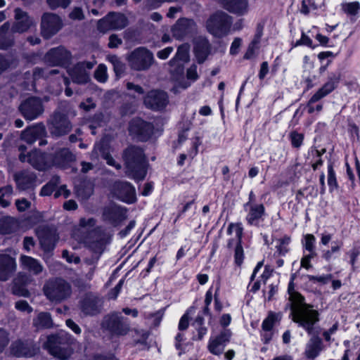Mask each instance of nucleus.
I'll return each mask as SVG.
<instances>
[{
  "mask_svg": "<svg viewBox=\"0 0 360 360\" xmlns=\"http://www.w3.org/2000/svg\"><path fill=\"white\" fill-rule=\"evenodd\" d=\"M294 278L295 275H292L288 288L290 301V315L295 323L304 328L308 334H311L314 330V324L319 321V314L318 311L313 309L312 305L306 304L304 297L295 290Z\"/></svg>",
  "mask_w": 360,
  "mask_h": 360,
  "instance_id": "nucleus-1",
  "label": "nucleus"
},
{
  "mask_svg": "<svg viewBox=\"0 0 360 360\" xmlns=\"http://www.w3.org/2000/svg\"><path fill=\"white\" fill-rule=\"evenodd\" d=\"M126 173L138 181L143 180L146 175V160L141 148L131 146L126 148L122 155Z\"/></svg>",
  "mask_w": 360,
  "mask_h": 360,
  "instance_id": "nucleus-2",
  "label": "nucleus"
},
{
  "mask_svg": "<svg viewBox=\"0 0 360 360\" xmlns=\"http://www.w3.org/2000/svg\"><path fill=\"white\" fill-rule=\"evenodd\" d=\"M42 290L47 300L54 304L63 302L72 295L70 283L61 278L49 279L45 282Z\"/></svg>",
  "mask_w": 360,
  "mask_h": 360,
  "instance_id": "nucleus-3",
  "label": "nucleus"
},
{
  "mask_svg": "<svg viewBox=\"0 0 360 360\" xmlns=\"http://www.w3.org/2000/svg\"><path fill=\"white\" fill-rule=\"evenodd\" d=\"M101 326L115 336L126 335L130 330L128 319L122 316L120 312H112L105 315L103 318Z\"/></svg>",
  "mask_w": 360,
  "mask_h": 360,
  "instance_id": "nucleus-4",
  "label": "nucleus"
},
{
  "mask_svg": "<svg viewBox=\"0 0 360 360\" xmlns=\"http://www.w3.org/2000/svg\"><path fill=\"white\" fill-rule=\"evenodd\" d=\"M231 24V16L224 12H217L207 20L205 26L209 33L221 38L229 33Z\"/></svg>",
  "mask_w": 360,
  "mask_h": 360,
  "instance_id": "nucleus-5",
  "label": "nucleus"
},
{
  "mask_svg": "<svg viewBox=\"0 0 360 360\" xmlns=\"http://www.w3.org/2000/svg\"><path fill=\"white\" fill-rule=\"evenodd\" d=\"M129 67L136 71H146L154 63L152 52L144 47H139L132 51L127 58Z\"/></svg>",
  "mask_w": 360,
  "mask_h": 360,
  "instance_id": "nucleus-6",
  "label": "nucleus"
},
{
  "mask_svg": "<svg viewBox=\"0 0 360 360\" xmlns=\"http://www.w3.org/2000/svg\"><path fill=\"white\" fill-rule=\"evenodd\" d=\"M47 125L50 134L56 137L68 134L72 127L68 116L59 110H55L50 116Z\"/></svg>",
  "mask_w": 360,
  "mask_h": 360,
  "instance_id": "nucleus-7",
  "label": "nucleus"
},
{
  "mask_svg": "<svg viewBox=\"0 0 360 360\" xmlns=\"http://www.w3.org/2000/svg\"><path fill=\"white\" fill-rule=\"evenodd\" d=\"M84 240L86 246L94 254L101 255L109 243V236L101 227H96L88 233Z\"/></svg>",
  "mask_w": 360,
  "mask_h": 360,
  "instance_id": "nucleus-8",
  "label": "nucleus"
},
{
  "mask_svg": "<svg viewBox=\"0 0 360 360\" xmlns=\"http://www.w3.org/2000/svg\"><path fill=\"white\" fill-rule=\"evenodd\" d=\"M18 110L26 120L32 121L44 113V108L39 98L32 96L22 101L18 106Z\"/></svg>",
  "mask_w": 360,
  "mask_h": 360,
  "instance_id": "nucleus-9",
  "label": "nucleus"
},
{
  "mask_svg": "<svg viewBox=\"0 0 360 360\" xmlns=\"http://www.w3.org/2000/svg\"><path fill=\"white\" fill-rule=\"evenodd\" d=\"M19 160L22 162H27L34 169L39 171H44L53 166L51 154L43 153L35 149L27 154L19 155Z\"/></svg>",
  "mask_w": 360,
  "mask_h": 360,
  "instance_id": "nucleus-10",
  "label": "nucleus"
},
{
  "mask_svg": "<svg viewBox=\"0 0 360 360\" xmlns=\"http://www.w3.org/2000/svg\"><path fill=\"white\" fill-rule=\"evenodd\" d=\"M128 25L127 18L122 13L110 12L98 22V30L101 32L109 30H119L126 27Z\"/></svg>",
  "mask_w": 360,
  "mask_h": 360,
  "instance_id": "nucleus-11",
  "label": "nucleus"
},
{
  "mask_svg": "<svg viewBox=\"0 0 360 360\" xmlns=\"http://www.w3.org/2000/svg\"><path fill=\"white\" fill-rule=\"evenodd\" d=\"M340 77L341 75L340 72H333L329 75L328 81L309 100L307 107L309 114L314 112L313 103L324 98L338 87Z\"/></svg>",
  "mask_w": 360,
  "mask_h": 360,
  "instance_id": "nucleus-12",
  "label": "nucleus"
},
{
  "mask_svg": "<svg viewBox=\"0 0 360 360\" xmlns=\"http://www.w3.org/2000/svg\"><path fill=\"white\" fill-rule=\"evenodd\" d=\"M46 136V127L41 122L27 127L20 134V139L27 143L33 144L39 140V144L41 146L47 144V141L44 139Z\"/></svg>",
  "mask_w": 360,
  "mask_h": 360,
  "instance_id": "nucleus-13",
  "label": "nucleus"
},
{
  "mask_svg": "<svg viewBox=\"0 0 360 360\" xmlns=\"http://www.w3.org/2000/svg\"><path fill=\"white\" fill-rule=\"evenodd\" d=\"M154 127L141 118L136 117L131 120L129 124V131L132 136L141 141L148 140L153 134Z\"/></svg>",
  "mask_w": 360,
  "mask_h": 360,
  "instance_id": "nucleus-14",
  "label": "nucleus"
},
{
  "mask_svg": "<svg viewBox=\"0 0 360 360\" xmlns=\"http://www.w3.org/2000/svg\"><path fill=\"white\" fill-rule=\"evenodd\" d=\"M62 26V20L55 13H46L41 17V34L46 39L56 34Z\"/></svg>",
  "mask_w": 360,
  "mask_h": 360,
  "instance_id": "nucleus-15",
  "label": "nucleus"
},
{
  "mask_svg": "<svg viewBox=\"0 0 360 360\" xmlns=\"http://www.w3.org/2000/svg\"><path fill=\"white\" fill-rule=\"evenodd\" d=\"M61 337L52 335L48 337L46 346L50 354L59 360H67L72 354V349L69 347H61Z\"/></svg>",
  "mask_w": 360,
  "mask_h": 360,
  "instance_id": "nucleus-16",
  "label": "nucleus"
},
{
  "mask_svg": "<svg viewBox=\"0 0 360 360\" xmlns=\"http://www.w3.org/2000/svg\"><path fill=\"white\" fill-rule=\"evenodd\" d=\"M94 64L90 61L77 63L69 70L72 82L79 84H86L90 79L89 71L94 68Z\"/></svg>",
  "mask_w": 360,
  "mask_h": 360,
  "instance_id": "nucleus-17",
  "label": "nucleus"
},
{
  "mask_svg": "<svg viewBox=\"0 0 360 360\" xmlns=\"http://www.w3.org/2000/svg\"><path fill=\"white\" fill-rule=\"evenodd\" d=\"M197 25L193 20L190 18H180L172 28V36L177 39L191 36L196 32Z\"/></svg>",
  "mask_w": 360,
  "mask_h": 360,
  "instance_id": "nucleus-18",
  "label": "nucleus"
},
{
  "mask_svg": "<svg viewBox=\"0 0 360 360\" xmlns=\"http://www.w3.org/2000/svg\"><path fill=\"white\" fill-rule=\"evenodd\" d=\"M112 193L117 199L127 203H133L136 200L134 187L126 181H116Z\"/></svg>",
  "mask_w": 360,
  "mask_h": 360,
  "instance_id": "nucleus-19",
  "label": "nucleus"
},
{
  "mask_svg": "<svg viewBox=\"0 0 360 360\" xmlns=\"http://www.w3.org/2000/svg\"><path fill=\"white\" fill-rule=\"evenodd\" d=\"M145 105L153 110H161L169 103V98L166 92L159 90L149 91L144 98Z\"/></svg>",
  "mask_w": 360,
  "mask_h": 360,
  "instance_id": "nucleus-20",
  "label": "nucleus"
},
{
  "mask_svg": "<svg viewBox=\"0 0 360 360\" xmlns=\"http://www.w3.org/2000/svg\"><path fill=\"white\" fill-rule=\"evenodd\" d=\"M231 337V330L224 329L218 335L211 338L207 345L209 352L217 356L222 354L226 345L230 341Z\"/></svg>",
  "mask_w": 360,
  "mask_h": 360,
  "instance_id": "nucleus-21",
  "label": "nucleus"
},
{
  "mask_svg": "<svg viewBox=\"0 0 360 360\" xmlns=\"http://www.w3.org/2000/svg\"><path fill=\"white\" fill-rule=\"evenodd\" d=\"M15 22L12 26V32L22 33L27 32L31 27L35 25L34 20L21 8L15 9Z\"/></svg>",
  "mask_w": 360,
  "mask_h": 360,
  "instance_id": "nucleus-22",
  "label": "nucleus"
},
{
  "mask_svg": "<svg viewBox=\"0 0 360 360\" xmlns=\"http://www.w3.org/2000/svg\"><path fill=\"white\" fill-rule=\"evenodd\" d=\"M103 302L98 297L87 295L80 302V309L86 316H95L101 312Z\"/></svg>",
  "mask_w": 360,
  "mask_h": 360,
  "instance_id": "nucleus-23",
  "label": "nucleus"
},
{
  "mask_svg": "<svg viewBox=\"0 0 360 360\" xmlns=\"http://www.w3.org/2000/svg\"><path fill=\"white\" fill-rule=\"evenodd\" d=\"M46 61L52 65H65L69 63L71 58L70 53L63 47L51 49L46 54Z\"/></svg>",
  "mask_w": 360,
  "mask_h": 360,
  "instance_id": "nucleus-24",
  "label": "nucleus"
},
{
  "mask_svg": "<svg viewBox=\"0 0 360 360\" xmlns=\"http://www.w3.org/2000/svg\"><path fill=\"white\" fill-rule=\"evenodd\" d=\"M310 335L311 338L306 345L304 355L308 359H314L319 356L323 347L322 340L319 337V332L315 330L314 326L313 333Z\"/></svg>",
  "mask_w": 360,
  "mask_h": 360,
  "instance_id": "nucleus-25",
  "label": "nucleus"
},
{
  "mask_svg": "<svg viewBox=\"0 0 360 360\" xmlns=\"http://www.w3.org/2000/svg\"><path fill=\"white\" fill-rule=\"evenodd\" d=\"M15 269L16 264L14 258L8 255H0V281L8 280Z\"/></svg>",
  "mask_w": 360,
  "mask_h": 360,
  "instance_id": "nucleus-26",
  "label": "nucleus"
},
{
  "mask_svg": "<svg viewBox=\"0 0 360 360\" xmlns=\"http://www.w3.org/2000/svg\"><path fill=\"white\" fill-rule=\"evenodd\" d=\"M211 45L203 37H198L194 39V53L199 63H202L210 53Z\"/></svg>",
  "mask_w": 360,
  "mask_h": 360,
  "instance_id": "nucleus-27",
  "label": "nucleus"
},
{
  "mask_svg": "<svg viewBox=\"0 0 360 360\" xmlns=\"http://www.w3.org/2000/svg\"><path fill=\"white\" fill-rule=\"evenodd\" d=\"M51 160L53 166L65 168L75 160V155L68 148H63L56 150L53 155H51Z\"/></svg>",
  "mask_w": 360,
  "mask_h": 360,
  "instance_id": "nucleus-28",
  "label": "nucleus"
},
{
  "mask_svg": "<svg viewBox=\"0 0 360 360\" xmlns=\"http://www.w3.org/2000/svg\"><path fill=\"white\" fill-rule=\"evenodd\" d=\"M220 4L226 10L238 15H243L248 11V2L245 0H219Z\"/></svg>",
  "mask_w": 360,
  "mask_h": 360,
  "instance_id": "nucleus-29",
  "label": "nucleus"
},
{
  "mask_svg": "<svg viewBox=\"0 0 360 360\" xmlns=\"http://www.w3.org/2000/svg\"><path fill=\"white\" fill-rule=\"evenodd\" d=\"M37 234L42 249L45 252H51L55 247L56 241V234L48 229L40 230L37 232Z\"/></svg>",
  "mask_w": 360,
  "mask_h": 360,
  "instance_id": "nucleus-30",
  "label": "nucleus"
},
{
  "mask_svg": "<svg viewBox=\"0 0 360 360\" xmlns=\"http://www.w3.org/2000/svg\"><path fill=\"white\" fill-rule=\"evenodd\" d=\"M75 193L82 200L89 198L94 192V185L89 180H80L75 184Z\"/></svg>",
  "mask_w": 360,
  "mask_h": 360,
  "instance_id": "nucleus-31",
  "label": "nucleus"
},
{
  "mask_svg": "<svg viewBox=\"0 0 360 360\" xmlns=\"http://www.w3.org/2000/svg\"><path fill=\"white\" fill-rule=\"evenodd\" d=\"M20 261L23 268L34 275H38L44 270L42 264L33 257L22 255L20 257Z\"/></svg>",
  "mask_w": 360,
  "mask_h": 360,
  "instance_id": "nucleus-32",
  "label": "nucleus"
},
{
  "mask_svg": "<svg viewBox=\"0 0 360 360\" xmlns=\"http://www.w3.org/2000/svg\"><path fill=\"white\" fill-rule=\"evenodd\" d=\"M18 227V221L12 217L6 216L0 219V234H10L16 231Z\"/></svg>",
  "mask_w": 360,
  "mask_h": 360,
  "instance_id": "nucleus-33",
  "label": "nucleus"
},
{
  "mask_svg": "<svg viewBox=\"0 0 360 360\" xmlns=\"http://www.w3.org/2000/svg\"><path fill=\"white\" fill-rule=\"evenodd\" d=\"M9 24L6 22L0 28V49H6L13 44V32L9 31Z\"/></svg>",
  "mask_w": 360,
  "mask_h": 360,
  "instance_id": "nucleus-34",
  "label": "nucleus"
},
{
  "mask_svg": "<svg viewBox=\"0 0 360 360\" xmlns=\"http://www.w3.org/2000/svg\"><path fill=\"white\" fill-rule=\"evenodd\" d=\"M33 326L37 330L50 328L53 326V320L49 312H40L33 319Z\"/></svg>",
  "mask_w": 360,
  "mask_h": 360,
  "instance_id": "nucleus-35",
  "label": "nucleus"
},
{
  "mask_svg": "<svg viewBox=\"0 0 360 360\" xmlns=\"http://www.w3.org/2000/svg\"><path fill=\"white\" fill-rule=\"evenodd\" d=\"M11 351L13 355L18 357H30L34 354L27 345L20 340L12 343Z\"/></svg>",
  "mask_w": 360,
  "mask_h": 360,
  "instance_id": "nucleus-36",
  "label": "nucleus"
},
{
  "mask_svg": "<svg viewBox=\"0 0 360 360\" xmlns=\"http://www.w3.org/2000/svg\"><path fill=\"white\" fill-rule=\"evenodd\" d=\"M250 211L246 219L250 224H255L264 214V207L262 204L250 205Z\"/></svg>",
  "mask_w": 360,
  "mask_h": 360,
  "instance_id": "nucleus-37",
  "label": "nucleus"
},
{
  "mask_svg": "<svg viewBox=\"0 0 360 360\" xmlns=\"http://www.w3.org/2000/svg\"><path fill=\"white\" fill-rule=\"evenodd\" d=\"M240 230V244H241L242 236H243V227L240 224H231L227 229V232L229 234H231L232 232H235V236L231 238L227 244L229 248H231L233 247H237L236 239H238L237 231Z\"/></svg>",
  "mask_w": 360,
  "mask_h": 360,
  "instance_id": "nucleus-38",
  "label": "nucleus"
},
{
  "mask_svg": "<svg viewBox=\"0 0 360 360\" xmlns=\"http://www.w3.org/2000/svg\"><path fill=\"white\" fill-rule=\"evenodd\" d=\"M59 73L58 69L35 68L33 70V77L34 79H39L41 77L47 79Z\"/></svg>",
  "mask_w": 360,
  "mask_h": 360,
  "instance_id": "nucleus-39",
  "label": "nucleus"
},
{
  "mask_svg": "<svg viewBox=\"0 0 360 360\" xmlns=\"http://www.w3.org/2000/svg\"><path fill=\"white\" fill-rule=\"evenodd\" d=\"M188 60V52L186 47L181 46L178 48L175 56L169 60V65L174 66L178 60L186 63Z\"/></svg>",
  "mask_w": 360,
  "mask_h": 360,
  "instance_id": "nucleus-40",
  "label": "nucleus"
},
{
  "mask_svg": "<svg viewBox=\"0 0 360 360\" xmlns=\"http://www.w3.org/2000/svg\"><path fill=\"white\" fill-rule=\"evenodd\" d=\"M281 318V315L280 314H275L274 312H270L268 316L264 319L262 323V328L265 331H270L275 322L276 321L280 320Z\"/></svg>",
  "mask_w": 360,
  "mask_h": 360,
  "instance_id": "nucleus-41",
  "label": "nucleus"
},
{
  "mask_svg": "<svg viewBox=\"0 0 360 360\" xmlns=\"http://www.w3.org/2000/svg\"><path fill=\"white\" fill-rule=\"evenodd\" d=\"M108 60L113 65L114 71L117 75H120L124 72L125 65L117 56H110L108 57Z\"/></svg>",
  "mask_w": 360,
  "mask_h": 360,
  "instance_id": "nucleus-42",
  "label": "nucleus"
},
{
  "mask_svg": "<svg viewBox=\"0 0 360 360\" xmlns=\"http://www.w3.org/2000/svg\"><path fill=\"white\" fill-rule=\"evenodd\" d=\"M240 230L238 229V239H236L237 247L235 248L234 258L236 264L238 266H240L243 261V249L241 244H240Z\"/></svg>",
  "mask_w": 360,
  "mask_h": 360,
  "instance_id": "nucleus-43",
  "label": "nucleus"
},
{
  "mask_svg": "<svg viewBox=\"0 0 360 360\" xmlns=\"http://www.w3.org/2000/svg\"><path fill=\"white\" fill-rule=\"evenodd\" d=\"M27 279V278L25 276H21L18 279H15L14 285L12 288L13 292L17 295L22 296V297H29L30 292L29 291L25 289V288L18 285V282L20 279L23 280V278Z\"/></svg>",
  "mask_w": 360,
  "mask_h": 360,
  "instance_id": "nucleus-44",
  "label": "nucleus"
},
{
  "mask_svg": "<svg viewBox=\"0 0 360 360\" xmlns=\"http://www.w3.org/2000/svg\"><path fill=\"white\" fill-rule=\"evenodd\" d=\"M79 226L81 229L89 233L91 231L96 229V220L94 218H82L79 220Z\"/></svg>",
  "mask_w": 360,
  "mask_h": 360,
  "instance_id": "nucleus-45",
  "label": "nucleus"
},
{
  "mask_svg": "<svg viewBox=\"0 0 360 360\" xmlns=\"http://www.w3.org/2000/svg\"><path fill=\"white\" fill-rule=\"evenodd\" d=\"M291 144L294 148H300L302 144L304 136L297 131H292L290 134Z\"/></svg>",
  "mask_w": 360,
  "mask_h": 360,
  "instance_id": "nucleus-46",
  "label": "nucleus"
},
{
  "mask_svg": "<svg viewBox=\"0 0 360 360\" xmlns=\"http://www.w3.org/2000/svg\"><path fill=\"white\" fill-rule=\"evenodd\" d=\"M9 342V333L6 330L0 328V353L4 350Z\"/></svg>",
  "mask_w": 360,
  "mask_h": 360,
  "instance_id": "nucleus-47",
  "label": "nucleus"
},
{
  "mask_svg": "<svg viewBox=\"0 0 360 360\" xmlns=\"http://www.w3.org/2000/svg\"><path fill=\"white\" fill-rule=\"evenodd\" d=\"M360 8L359 4L356 1L346 4L343 6V10L348 14L356 15Z\"/></svg>",
  "mask_w": 360,
  "mask_h": 360,
  "instance_id": "nucleus-48",
  "label": "nucleus"
},
{
  "mask_svg": "<svg viewBox=\"0 0 360 360\" xmlns=\"http://www.w3.org/2000/svg\"><path fill=\"white\" fill-rule=\"evenodd\" d=\"M164 314L163 310H159L155 313H150L146 315V318L148 319H152V323L154 326H159L162 318Z\"/></svg>",
  "mask_w": 360,
  "mask_h": 360,
  "instance_id": "nucleus-49",
  "label": "nucleus"
},
{
  "mask_svg": "<svg viewBox=\"0 0 360 360\" xmlns=\"http://www.w3.org/2000/svg\"><path fill=\"white\" fill-rule=\"evenodd\" d=\"M28 179L27 174L25 172L17 173L14 175V179L16 184L22 189L25 188L24 184L29 182Z\"/></svg>",
  "mask_w": 360,
  "mask_h": 360,
  "instance_id": "nucleus-50",
  "label": "nucleus"
},
{
  "mask_svg": "<svg viewBox=\"0 0 360 360\" xmlns=\"http://www.w3.org/2000/svg\"><path fill=\"white\" fill-rule=\"evenodd\" d=\"M95 78L101 82H105L107 79L106 68L103 65H99L95 71Z\"/></svg>",
  "mask_w": 360,
  "mask_h": 360,
  "instance_id": "nucleus-51",
  "label": "nucleus"
},
{
  "mask_svg": "<svg viewBox=\"0 0 360 360\" xmlns=\"http://www.w3.org/2000/svg\"><path fill=\"white\" fill-rule=\"evenodd\" d=\"M71 2V0H47L51 8L55 9L58 7L66 8Z\"/></svg>",
  "mask_w": 360,
  "mask_h": 360,
  "instance_id": "nucleus-52",
  "label": "nucleus"
},
{
  "mask_svg": "<svg viewBox=\"0 0 360 360\" xmlns=\"http://www.w3.org/2000/svg\"><path fill=\"white\" fill-rule=\"evenodd\" d=\"M328 184L331 188H337V181L332 165L328 167Z\"/></svg>",
  "mask_w": 360,
  "mask_h": 360,
  "instance_id": "nucleus-53",
  "label": "nucleus"
},
{
  "mask_svg": "<svg viewBox=\"0 0 360 360\" xmlns=\"http://www.w3.org/2000/svg\"><path fill=\"white\" fill-rule=\"evenodd\" d=\"M315 237L312 234H307L304 236V248L309 252L314 250Z\"/></svg>",
  "mask_w": 360,
  "mask_h": 360,
  "instance_id": "nucleus-54",
  "label": "nucleus"
},
{
  "mask_svg": "<svg viewBox=\"0 0 360 360\" xmlns=\"http://www.w3.org/2000/svg\"><path fill=\"white\" fill-rule=\"evenodd\" d=\"M72 20H82L84 18V14L80 7H75L69 14Z\"/></svg>",
  "mask_w": 360,
  "mask_h": 360,
  "instance_id": "nucleus-55",
  "label": "nucleus"
},
{
  "mask_svg": "<svg viewBox=\"0 0 360 360\" xmlns=\"http://www.w3.org/2000/svg\"><path fill=\"white\" fill-rule=\"evenodd\" d=\"M122 44V40L116 34H112L109 37L108 47L110 49L117 48Z\"/></svg>",
  "mask_w": 360,
  "mask_h": 360,
  "instance_id": "nucleus-56",
  "label": "nucleus"
},
{
  "mask_svg": "<svg viewBox=\"0 0 360 360\" xmlns=\"http://www.w3.org/2000/svg\"><path fill=\"white\" fill-rule=\"evenodd\" d=\"M15 206L19 212H24L31 206V202L25 198L15 200Z\"/></svg>",
  "mask_w": 360,
  "mask_h": 360,
  "instance_id": "nucleus-57",
  "label": "nucleus"
},
{
  "mask_svg": "<svg viewBox=\"0 0 360 360\" xmlns=\"http://www.w3.org/2000/svg\"><path fill=\"white\" fill-rule=\"evenodd\" d=\"M186 77L188 79L193 82L196 81L198 79V75L197 72V65L193 64L186 72Z\"/></svg>",
  "mask_w": 360,
  "mask_h": 360,
  "instance_id": "nucleus-58",
  "label": "nucleus"
},
{
  "mask_svg": "<svg viewBox=\"0 0 360 360\" xmlns=\"http://www.w3.org/2000/svg\"><path fill=\"white\" fill-rule=\"evenodd\" d=\"M184 63H182L179 60H178V62H176L175 65L169 66L170 67L169 72L172 75H182L184 72Z\"/></svg>",
  "mask_w": 360,
  "mask_h": 360,
  "instance_id": "nucleus-59",
  "label": "nucleus"
},
{
  "mask_svg": "<svg viewBox=\"0 0 360 360\" xmlns=\"http://www.w3.org/2000/svg\"><path fill=\"white\" fill-rule=\"evenodd\" d=\"M62 256L69 263L78 264L80 262V258L78 256H75L70 254L68 250H65L62 252Z\"/></svg>",
  "mask_w": 360,
  "mask_h": 360,
  "instance_id": "nucleus-60",
  "label": "nucleus"
},
{
  "mask_svg": "<svg viewBox=\"0 0 360 360\" xmlns=\"http://www.w3.org/2000/svg\"><path fill=\"white\" fill-rule=\"evenodd\" d=\"M307 278L311 281H316L323 284H326L332 278V276L330 274L321 276L308 275Z\"/></svg>",
  "mask_w": 360,
  "mask_h": 360,
  "instance_id": "nucleus-61",
  "label": "nucleus"
},
{
  "mask_svg": "<svg viewBox=\"0 0 360 360\" xmlns=\"http://www.w3.org/2000/svg\"><path fill=\"white\" fill-rule=\"evenodd\" d=\"M15 308L21 311H32V308L29 305L27 301L20 300L15 302Z\"/></svg>",
  "mask_w": 360,
  "mask_h": 360,
  "instance_id": "nucleus-62",
  "label": "nucleus"
},
{
  "mask_svg": "<svg viewBox=\"0 0 360 360\" xmlns=\"http://www.w3.org/2000/svg\"><path fill=\"white\" fill-rule=\"evenodd\" d=\"M241 42L242 39L240 38L236 37L234 39L230 48V54L236 55L238 53Z\"/></svg>",
  "mask_w": 360,
  "mask_h": 360,
  "instance_id": "nucleus-63",
  "label": "nucleus"
},
{
  "mask_svg": "<svg viewBox=\"0 0 360 360\" xmlns=\"http://www.w3.org/2000/svg\"><path fill=\"white\" fill-rule=\"evenodd\" d=\"M162 3V0H146L145 2V7L148 10H153L159 8Z\"/></svg>",
  "mask_w": 360,
  "mask_h": 360,
  "instance_id": "nucleus-64",
  "label": "nucleus"
}]
</instances>
